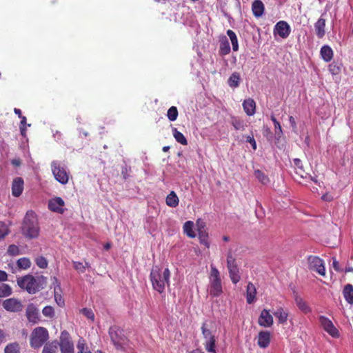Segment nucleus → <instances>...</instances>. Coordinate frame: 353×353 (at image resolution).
<instances>
[{
  "mask_svg": "<svg viewBox=\"0 0 353 353\" xmlns=\"http://www.w3.org/2000/svg\"><path fill=\"white\" fill-rule=\"evenodd\" d=\"M17 284L29 294H35L45 288L47 285V278L43 275L33 276L27 274L17 278Z\"/></svg>",
  "mask_w": 353,
  "mask_h": 353,
  "instance_id": "nucleus-1",
  "label": "nucleus"
},
{
  "mask_svg": "<svg viewBox=\"0 0 353 353\" xmlns=\"http://www.w3.org/2000/svg\"><path fill=\"white\" fill-rule=\"evenodd\" d=\"M170 271L168 268L162 270L158 266L151 270L150 278L154 290L160 294L164 292L165 286H170Z\"/></svg>",
  "mask_w": 353,
  "mask_h": 353,
  "instance_id": "nucleus-2",
  "label": "nucleus"
},
{
  "mask_svg": "<svg viewBox=\"0 0 353 353\" xmlns=\"http://www.w3.org/2000/svg\"><path fill=\"white\" fill-rule=\"evenodd\" d=\"M23 234L28 239H36L39 235V226L36 214L33 211L27 212L21 228Z\"/></svg>",
  "mask_w": 353,
  "mask_h": 353,
  "instance_id": "nucleus-3",
  "label": "nucleus"
},
{
  "mask_svg": "<svg viewBox=\"0 0 353 353\" xmlns=\"http://www.w3.org/2000/svg\"><path fill=\"white\" fill-rule=\"evenodd\" d=\"M108 334L111 342L117 350L125 351L129 347L130 341L125 334L124 330L117 325L109 328Z\"/></svg>",
  "mask_w": 353,
  "mask_h": 353,
  "instance_id": "nucleus-4",
  "label": "nucleus"
},
{
  "mask_svg": "<svg viewBox=\"0 0 353 353\" xmlns=\"http://www.w3.org/2000/svg\"><path fill=\"white\" fill-rule=\"evenodd\" d=\"M209 292L213 297L219 296L223 293L220 272L216 268L211 265L210 273Z\"/></svg>",
  "mask_w": 353,
  "mask_h": 353,
  "instance_id": "nucleus-5",
  "label": "nucleus"
},
{
  "mask_svg": "<svg viewBox=\"0 0 353 353\" xmlns=\"http://www.w3.org/2000/svg\"><path fill=\"white\" fill-rule=\"evenodd\" d=\"M49 339V332L46 327H37L34 328L30 337V345L32 347L37 349L41 347Z\"/></svg>",
  "mask_w": 353,
  "mask_h": 353,
  "instance_id": "nucleus-6",
  "label": "nucleus"
},
{
  "mask_svg": "<svg viewBox=\"0 0 353 353\" xmlns=\"http://www.w3.org/2000/svg\"><path fill=\"white\" fill-rule=\"evenodd\" d=\"M51 169L55 179L60 183L65 185L68 183L69 175L65 168L61 165L57 161H52Z\"/></svg>",
  "mask_w": 353,
  "mask_h": 353,
  "instance_id": "nucleus-7",
  "label": "nucleus"
},
{
  "mask_svg": "<svg viewBox=\"0 0 353 353\" xmlns=\"http://www.w3.org/2000/svg\"><path fill=\"white\" fill-rule=\"evenodd\" d=\"M319 321L323 328L330 336L334 338H339L340 334L337 328L334 325L332 321L327 317L321 315L319 316Z\"/></svg>",
  "mask_w": 353,
  "mask_h": 353,
  "instance_id": "nucleus-8",
  "label": "nucleus"
},
{
  "mask_svg": "<svg viewBox=\"0 0 353 353\" xmlns=\"http://www.w3.org/2000/svg\"><path fill=\"white\" fill-rule=\"evenodd\" d=\"M59 347H60L61 353H74V345L70 339L68 332L63 331L61 333Z\"/></svg>",
  "mask_w": 353,
  "mask_h": 353,
  "instance_id": "nucleus-9",
  "label": "nucleus"
},
{
  "mask_svg": "<svg viewBox=\"0 0 353 353\" xmlns=\"http://www.w3.org/2000/svg\"><path fill=\"white\" fill-rule=\"evenodd\" d=\"M310 269L319 273L320 275L325 274V270L323 261L321 259L315 256H310L308 258Z\"/></svg>",
  "mask_w": 353,
  "mask_h": 353,
  "instance_id": "nucleus-10",
  "label": "nucleus"
},
{
  "mask_svg": "<svg viewBox=\"0 0 353 353\" xmlns=\"http://www.w3.org/2000/svg\"><path fill=\"white\" fill-rule=\"evenodd\" d=\"M26 315L30 323L36 324L40 321L39 310L34 303L27 305Z\"/></svg>",
  "mask_w": 353,
  "mask_h": 353,
  "instance_id": "nucleus-11",
  "label": "nucleus"
},
{
  "mask_svg": "<svg viewBox=\"0 0 353 353\" xmlns=\"http://www.w3.org/2000/svg\"><path fill=\"white\" fill-rule=\"evenodd\" d=\"M2 305L3 308L8 312H17L23 310L21 302L14 298L5 300Z\"/></svg>",
  "mask_w": 353,
  "mask_h": 353,
  "instance_id": "nucleus-12",
  "label": "nucleus"
},
{
  "mask_svg": "<svg viewBox=\"0 0 353 353\" xmlns=\"http://www.w3.org/2000/svg\"><path fill=\"white\" fill-rule=\"evenodd\" d=\"M196 225L200 243L204 245L206 248H209V236L208 232L205 228V223L203 221H197Z\"/></svg>",
  "mask_w": 353,
  "mask_h": 353,
  "instance_id": "nucleus-13",
  "label": "nucleus"
},
{
  "mask_svg": "<svg viewBox=\"0 0 353 353\" xmlns=\"http://www.w3.org/2000/svg\"><path fill=\"white\" fill-rule=\"evenodd\" d=\"M291 32V29L290 26L286 21H279L274 27V34H278L283 39L287 38Z\"/></svg>",
  "mask_w": 353,
  "mask_h": 353,
  "instance_id": "nucleus-14",
  "label": "nucleus"
},
{
  "mask_svg": "<svg viewBox=\"0 0 353 353\" xmlns=\"http://www.w3.org/2000/svg\"><path fill=\"white\" fill-rule=\"evenodd\" d=\"M273 317L270 314V311L266 309H263L261 312L258 319L259 325L263 327H270L273 325Z\"/></svg>",
  "mask_w": 353,
  "mask_h": 353,
  "instance_id": "nucleus-15",
  "label": "nucleus"
},
{
  "mask_svg": "<svg viewBox=\"0 0 353 353\" xmlns=\"http://www.w3.org/2000/svg\"><path fill=\"white\" fill-rule=\"evenodd\" d=\"M64 205V201L61 197H55L49 201L48 208L52 212L63 214Z\"/></svg>",
  "mask_w": 353,
  "mask_h": 353,
  "instance_id": "nucleus-16",
  "label": "nucleus"
},
{
  "mask_svg": "<svg viewBox=\"0 0 353 353\" xmlns=\"http://www.w3.org/2000/svg\"><path fill=\"white\" fill-rule=\"evenodd\" d=\"M271 341V334L269 331H260L257 336V345L261 348H266Z\"/></svg>",
  "mask_w": 353,
  "mask_h": 353,
  "instance_id": "nucleus-17",
  "label": "nucleus"
},
{
  "mask_svg": "<svg viewBox=\"0 0 353 353\" xmlns=\"http://www.w3.org/2000/svg\"><path fill=\"white\" fill-rule=\"evenodd\" d=\"M24 182L22 178H15L12 183V194L15 197H19L23 192Z\"/></svg>",
  "mask_w": 353,
  "mask_h": 353,
  "instance_id": "nucleus-18",
  "label": "nucleus"
},
{
  "mask_svg": "<svg viewBox=\"0 0 353 353\" xmlns=\"http://www.w3.org/2000/svg\"><path fill=\"white\" fill-rule=\"evenodd\" d=\"M323 14L314 23L315 32L318 38L322 39L325 34V19L323 17Z\"/></svg>",
  "mask_w": 353,
  "mask_h": 353,
  "instance_id": "nucleus-19",
  "label": "nucleus"
},
{
  "mask_svg": "<svg viewBox=\"0 0 353 353\" xmlns=\"http://www.w3.org/2000/svg\"><path fill=\"white\" fill-rule=\"evenodd\" d=\"M243 108L248 116H252L256 112V103L254 99L248 98L243 102Z\"/></svg>",
  "mask_w": 353,
  "mask_h": 353,
  "instance_id": "nucleus-20",
  "label": "nucleus"
},
{
  "mask_svg": "<svg viewBox=\"0 0 353 353\" xmlns=\"http://www.w3.org/2000/svg\"><path fill=\"white\" fill-rule=\"evenodd\" d=\"M227 268L232 282L234 284L239 282V281L241 280V276L239 274V269L237 264L232 265L231 266H227Z\"/></svg>",
  "mask_w": 353,
  "mask_h": 353,
  "instance_id": "nucleus-21",
  "label": "nucleus"
},
{
  "mask_svg": "<svg viewBox=\"0 0 353 353\" xmlns=\"http://www.w3.org/2000/svg\"><path fill=\"white\" fill-rule=\"evenodd\" d=\"M264 4L261 0H254L252 4V10L256 17H260L263 14Z\"/></svg>",
  "mask_w": 353,
  "mask_h": 353,
  "instance_id": "nucleus-22",
  "label": "nucleus"
},
{
  "mask_svg": "<svg viewBox=\"0 0 353 353\" xmlns=\"http://www.w3.org/2000/svg\"><path fill=\"white\" fill-rule=\"evenodd\" d=\"M320 54L321 58L325 62L330 61L334 56L332 49L327 45L323 46L320 50Z\"/></svg>",
  "mask_w": 353,
  "mask_h": 353,
  "instance_id": "nucleus-23",
  "label": "nucleus"
},
{
  "mask_svg": "<svg viewBox=\"0 0 353 353\" xmlns=\"http://www.w3.org/2000/svg\"><path fill=\"white\" fill-rule=\"evenodd\" d=\"M294 300L299 309L301 310L304 314H308L311 312V307L301 296L296 295Z\"/></svg>",
  "mask_w": 353,
  "mask_h": 353,
  "instance_id": "nucleus-24",
  "label": "nucleus"
},
{
  "mask_svg": "<svg viewBox=\"0 0 353 353\" xmlns=\"http://www.w3.org/2000/svg\"><path fill=\"white\" fill-rule=\"evenodd\" d=\"M273 314L278 319V323L280 324H285L288 321V313L281 307H278Z\"/></svg>",
  "mask_w": 353,
  "mask_h": 353,
  "instance_id": "nucleus-25",
  "label": "nucleus"
},
{
  "mask_svg": "<svg viewBox=\"0 0 353 353\" xmlns=\"http://www.w3.org/2000/svg\"><path fill=\"white\" fill-rule=\"evenodd\" d=\"M230 52V46L228 39L224 36L220 39L219 54L224 56L228 54Z\"/></svg>",
  "mask_w": 353,
  "mask_h": 353,
  "instance_id": "nucleus-26",
  "label": "nucleus"
},
{
  "mask_svg": "<svg viewBox=\"0 0 353 353\" xmlns=\"http://www.w3.org/2000/svg\"><path fill=\"white\" fill-rule=\"evenodd\" d=\"M293 161L296 173L300 176L301 178L306 179L308 174L303 169L302 161L299 159H294Z\"/></svg>",
  "mask_w": 353,
  "mask_h": 353,
  "instance_id": "nucleus-27",
  "label": "nucleus"
},
{
  "mask_svg": "<svg viewBox=\"0 0 353 353\" xmlns=\"http://www.w3.org/2000/svg\"><path fill=\"white\" fill-rule=\"evenodd\" d=\"M256 294V290L255 286L251 282L248 283L246 290L248 303L251 304L254 301Z\"/></svg>",
  "mask_w": 353,
  "mask_h": 353,
  "instance_id": "nucleus-28",
  "label": "nucleus"
},
{
  "mask_svg": "<svg viewBox=\"0 0 353 353\" xmlns=\"http://www.w3.org/2000/svg\"><path fill=\"white\" fill-rule=\"evenodd\" d=\"M59 348V342L52 341L46 343L42 350V353H57Z\"/></svg>",
  "mask_w": 353,
  "mask_h": 353,
  "instance_id": "nucleus-29",
  "label": "nucleus"
},
{
  "mask_svg": "<svg viewBox=\"0 0 353 353\" xmlns=\"http://www.w3.org/2000/svg\"><path fill=\"white\" fill-rule=\"evenodd\" d=\"M165 203L171 208H176L179 205V199L174 191H171L167 196Z\"/></svg>",
  "mask_w": 353,
  "mask_h": 353,
  "instance_id": "nucleus-30",
  "label": "nucleus"
},
{
  "mask_svg": "<svg viewBox=\"0 0 353 353\" xmlns=\"http://www.w3.org/2000/svg\"><path fill=\"white\" fill-rule=\"evenodd\" d=\"M343 296L345 301L350 303L353 304V286L351 284L345 285L343 291Z\"/></svg>",
  "mask_w": 353,
  "mask_h": 353,
  "instance_id": "nucleus-31",
  "label": "nucleus"
},
{
  "mask_svg": "<svg viewBox=\"0 0 353 353\" xmlns=\"http://www.w3.org/2000/svg\"><path fill=\"white\" fill-rule=\"evenodd\" d=\"M205 350L210 353H216V338L214 336H210V339H208L205 341L203 343Z\"/></svg>",
  "mask_w": 353,
  "mask_h": 353,
  "instance_id": "nucleus-32",
  "label": "nucleus"
},
{
  "mask_svg": "<svg viewBox=\"0 0 353 353\" xmlns=\"http://www.w3.org/2000/svg\"><path fill=\"white\" fill-rule=\"evenodd\" d=\"M241 81L240 74L238 72H233L228 80V83L231 88H237Z\"/></svg>",
  "mask_w": 353,
  "mask_h": 353,
  "instance_id": "nucleus-33",
  "label": "nucleus"
},
{
  "mask_svg": "<svg viewBox=\"0 0 353 353\" xmlns=\"http://www.w3.org/2000/svg\"><path fill=\"white\" fill-rule=\"evenodd\" d=\"M193 228L194 223L191 221H186L183 225V232L190 238H194L196 236Z\"/></svg>",
  "mask_w": 353,
  "mask_h": 353,
  "instance_id": "nucleus-34",
  "label": "nucleus"
},
{
  "mask_svg": "<svg viewBox=\"0 0 353 353\" xmlns=\"http://www.w3.org/2000/svg\"><path fill=\"white\" fill-rule=\"evenodd\" d=\"M172 134L178 143L183 145H188V141L186 138L181 132L178 131L176 128H172Z\"/></svg>",
  "mask_w": 353,
  "mask_h": 353,
  "instance_id": "nucleus-35",
  "label": "nucleus"
},
{
  "mask_svg": "<svg viewBox=\"0 0 353 353\" xmlns=\"http://www.w3.org/2000/svg\"><path fill=\"white\" fill-rule=\"evenodd\" d=\"M254 176L258 179V181L262 184H267L270 182V179L263 171L260 170H255L254 172Z\"/></svg>",
  "mask_w": 353,
  "mask_h": 353,
  "instance_id": "nucleus-36",
  "label": "nucleus"
},
{
  "mask_svg": "<svg viewBox=\"0 0 353 353\" xmlns=\"http://www.w3.org/2000/svg\"><path fill=\"white\" fill-rule=\"evenodd\" d=\"M19 344L17 342L8 344L4 349V353H19Z\"/></svg>",
  "mask_w": 353,
  "mask_h": 353,
  "instance_id": "nucleus-37",
  "label": "nucleus"
},
{
  "mask_svg": "<svg viewBox=\"0 0 353 353\" xmlns=\"http://www.w3.org/2000/svg\"><path fill=\"white\" fill-rule=\"evenodd\" d=\"M227 34L230 39L232 49L234 51H237L239 50V44H238V39L234 31L232 30H228L227 31Z\"/></svg>",
  "mask_w": 353,
  "mask_h": 353,
  "instance_id": "nucleus-38",
  "label": "nucleus"
},
{
  "mask_svg": "<svg viewBox=\"0 0 353 353\" xmlns=\"http://www.w3.org/2000/svg\"><path fill=\"white\" fill-rule=\"evenodd\" d=\"M17 265L19 269L27 270L30 267L31 261L27 257H22L17 260Z\"/></svg>",
  "mask_w": 353,
  "mask_h": 353,
  "instance_id": "nucleus-39",
  "label": "nucleus"
},
{
  "mask_svg": "<svg viewBox=\"0 0 353 353\" xmlns=\"http://www.w3.org/2000/svg\"><path fill=\"white\" fill-rule=\"evenodd\" d=\"M178 114H179L178 110H177L176 107H175V106L170 107L167 112L168 119L170 121H174L175 120H176V119L178 117Z\"/></svg>",
  "mask_w": 353,
  "mask_h": 353,
  "instance_id": "nucleus-40",
  "label": "nucleus"
},
{
  "mask_svg": "<svg viewBox=\"0 0 353 353\" xmlns=\"http://www.w3.org/2000/svg\"><path fill=\"white\" fill-rule=\"evenodd\" d=\"M9 233L10 229L8 225L6 223L0 221V240L4 239Z\"/></svg>",
  "mask_w": 353,
  "mask_h": 353,
  "instance_id": "nucleus-41",
  "label": "nucleus"
},
{
  "mask_svg": "<svg viewBox=\"0 0 353 353\" xmlns=\"http://www.w3.org/2000/svg\"><path fill=\"white\" fill-rule=\"evenodd\" d=\"M12 294V288L8 284H0V296H8Z\"/></svg>",
  "mask_w": 353,
  "mask_h": 353,
  "instance_id": "nucleus-42",
  "label": "nucleus"
},
{
  "mask_svg": "<svg viewBox=\"0 0 353 353\" xmlns=\"http://www.w3.org/2000/svg\"><path fill=\"white\" fill-rule=\"evenodd\" d=\"M328 70L332 75H337L341 71V65L334 61L328 65Z\"/></svg>",
  "mask_w": 353,
  "mask_h": 353,
  "instance_id": "nucleus-43",
  "label": "nucleus"
},
{
  "mask_svg": "<svg viewBox=\"0 0 353 353\" xmlns=\"http://www.w3.org/2000/svg\"><path fill=\"white\" fill-rule=\"evenodd\" d=\"M271 120L274 125L275 134L280 137L283 134L282 128L280 123L276 120L274 115L271 116Z\"/></svg>",
  "mask_w": 353,
  "mask_h": 353,
  "instance_id": "nucleus-44",
  "label": "nucleus"
},
{
  "mask_svg": "<svg viewBox=\"0 0 353 353\" xmlns=\"http://www.w3.org/2000/svg\"><path fill=\"white\" fill-rule=\"evenodd\" d=\"M231 123L232 126L234 128V129L236 130H243L245 129L243 122L236 117L232 118Z\"/></svg>",
  "mask_w": 353,
  "mask_h": 353,
  "instance_id": "nucleus-45",
  "label": "nucleus"
},
{
  "mask_svg": "<svg viewBox=\"0 0 353 353\" xmlns=\"http://www.w3.org/2000/svg\"><path fill=\"white\" fill-rule=\"evenodd\" d=\"M42 314L46 317L52 319L54 316V310L52 306L48 305L43 307Z\"/></svg>",
  "mask_w": 353,
  "mask_h": 353,
  "instance_id": "nucleus-46",
  "label": "nucleus"
},
{
  "mask_svg": "<svg viewBox=\"0 0 353 353\" xmlns=\"http://www.w3.org/2000/svg\"><path fill=\"white\" fill-rule=\"evenodd\" d=\"M7 253L10 256H17L21 254L19 248L16 245H9Z\"/></svg>",
  "mask_w": 353,
  "mask_h": 353,
  "instance_id": "nucleus-47",
  "label": "nucleus"
},
{
  "mask_svg": "<svg viewBox=\"0 0 353 353\" xmlns=\"http://www.w3.org/2000/svg\"><path fill=\"white\" fill-rule=\"evenodd\" d=\"M35 263L40 268H46L48 266V261L44 256H40L35 260Z\"/></svg>",
  "mask_w": 353,
  "mask_h": 353,
  "instance_id": "nucleus-48",
  "label": "nucleus"
},
{
  "mask_svg": "<svg viewBox=\"0 0 353 353\" xmlns=\"http://www.w3.org/2000/svg\"><path fill=\"white\" fill-rule=\"evenodd\" d=\"M81 313L83 314L87 319L94 321V314L91 309L83 308L81 310Z\"/></svg>",
  "mask_w": 353,
  "mask_h": 353,
  "instance_id": "nucleus-49",
  "label": "nucleus"
},
{
  "mask_svg": "<svg viewBox=\"0 0 353 353\" xmlns=\"http://www.w3.org/2000/svg\"><path fill=\"white\" fill-rule=\"evenodd\" d=\"M201 331L202 334L205 339V341L208 339H210V336H214V335L212 334V332L210 330L207 329L206 324L205 323H203L201 326Z\"/></svg>",
  "mask_w": 353,
  "mask_h": 353,
  "instance_id": "nucleus-50",
  "label": "nucleus"
},
{
  "mask_svg": "<svg viewBox=\"0 0 353 353\" xmlns=\"http://www.w3.org/2000/svg\"><path fill=\"white\" fill-rule=\"evenodd\" d=\"M236 258L233 256L232 250H230L227 254V266L236 265Z\"/></svg>",
  "mask_w": 353,
  "mask_h": 353,
  "instance_id": "nucleus-51",
  "label": "nucleus"
},
{
  "mask_svg": "<svg viewBox=\"0 0 353 353\" xmlns=\"http://www.w3.org/2000/svg\"><path fill=\"white\" fill-rule=\"evenodd\" d=\"M73 266L79 273H84L86 269V266L79 261H73Z\"/></svg>",
  "mask_w": 353,
  "mask_h": 353,
  "instance_id": "nucleus-52",
  "label": "nucleus"
},
{
  "mask_svg": "<svg viewBox=\"0 0 353 353\" xmlns=\"http://www.w3.org/2000/svg\"><path fill=\"white\" fill-rule=\"evenodd\" d=\"M54 299L59 306H63L64 305V300L63 299L61 295L57 293L56 288H54Z\"/></svg>",
  "mask_w": 353,
  "mask_h": 353,
  "instance_id": "nucleus-53",
  "label": "nucleus"
},
{
  "mask_svg": "<svg viewBox=\"0 0 353 353\" xmlns=\"http://www.w3.org/2000/svg\"><path fill=\"white\" fill-rule=\"evenodd\" d=\"M77 349L79 350L78 353H91L90 351H87L85 345L83 343H79L77 345Z\"/></svg>",
  "mask_w": 353,
  "mask_h": 353,
  "instance_id": "nucleus-54",
  "label": "nucleus"
},
{
  "mask_svg": "<svg viewBox=\"0 0 353 353\" xmlns=\"http://www.w3.org/2000/svg\"><path fill=\"white\" fill-rule=\"evenodd\" d=\"M247 142L250 143L252 145V147L254 150L256 149V143L253 135L247 137Z\"/></svg>",
  "mask_w": 353,
  "mask_h": 353,
  "instance_id": "nucleus-55",
  "label": "nucleus"
},
{
  "mask_svg": "<svg viewBox=\"0 0 353 353\" xmlns=\"http://www.w3.org/2000/svg\"><path fill=\"white\" fill-rule=\"evenodd\" d=\"M289 121H290V123L291 124V126H292V129L294 130H295L296 129V121H295L294 118L292 116H290L289 117Z\"/></svg>",
  "mask_w": 353,
  "mask_h": 353,
  "instance_id": "nucleus-56",
  "label": "nucleus"
},
{
  "mask_svg": "<svg viewBox=\"0 0 353 353\" xmlns=\"http://www.w3.org/2000/svg\"><path fill=\"white\" fill-rule=\"evenodd\" d=\"M8 279L7 273L5 271L0 270V281H5Z\"/></svg>",
  "mask_w": 353,
  "mask_h": 353,
  "instance_id": "nucleus-57",
  "label": "nucleus"
},
{
  "mask_svg": "<svg viewBox=\"0 0 353 353\" xmlns=\"http://www.w3.org/2000/svg\"><path fill=\"white\" fill-rule=\"evenodd\" d=\"M11 163L16 167L20 166L21 164V161L20 159H14L11 161Z\"/></svg>",
  "mask_w": 353,
  "mask_h": 353,
  "instance_id": "nucleus-58",
  "label": "nucleus"
},
{
  "mask_svg": "<svg viewBox=\"0 0 353 353\" xmlns=\"http://www.w3.org/2000/svg\"><path fill=\"white\" fill-rule=\"evenodd\" d=\"M6 339V334L3 330L0 329V343H3Z\"/></svg>",
  "mask_w": 353,
  "mask_h": 353,
  "instance_id": "nucleus-59",
  "label": "nucleus"
},
{
  "mask_svg": "<svg viewBox=\"0 0 353 353\" xmlns=\"http://www.w3.org/2000/svg\"><path fill=\"white\" fill-rule=\"evenodd\" d=\"M333 268L336 271H339L340 270L339 262L335 259L333 260Z\"/></svg>",
  "mask_w": 353,
  "mask_h": 353,
  "instance_id": "nucleus-60",
  "label": "nucleus"
},
{
  "mask_svg": "<svg viewBox=\"0 0 353 353\" xmlns=\"http://www.w3.org/2000/svg\"><path fill=\"white\" fill-rule=\"evenodd\" d=\"M21 118L20 126L26 127V117L25 116H22Z\"/></svg>",
  "mask_w": 353,
  "mask_h": 353,
  "instance_id": "nucleus-61",
  "label": "nucleus"
},
{
  "mask_svg": "<svg viewBox=\"0 0 353 353\" xmlns=\"http://www.w3.org/2000/svg\"><path fill=\"white\" fill-rule=\"evenodd\" d=\"M20 131L22 136H26V128L24 126H20Z\"/></svg>",
  "mask_w": 353,
  "mask_h": 353,
  "instance_id": "nucleus-62",
  "label": "nucleus"
},
{
  "mask_svg": "<svg viewBox=\"0 0 353 353\" xmlns=\"http://www.w3.org/2000/svg\"><path fill=\"white\" fill-rule=\"evenodd\" d=\"M14 112L16 114H17L19 116V117H22V114H21V111L20 109H18V108H14Z\"/></svg>",
  "mask_w": 353,
  "mask_h": 353,
  "instance_id": "nucleus-63",
  "label": "nucleus"
},
{
  "mask_svg": "<svg viewBox=\"0 0 353 353\" xmlns=\"http://www.w3.org/2000/svg\"><path fill=\"white\" fill-rule=\"evenodd\" d=\"M112 245L110 243H106L105 245H104V249L105 250H108L110 248H111Z\"/></svg>",
  "mask_w": 353,
  "mask_h": 353,
  "instance_id": "nucleus-64",
  "label": "nucleus"
}]
</instances>
